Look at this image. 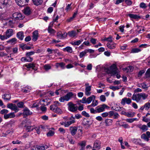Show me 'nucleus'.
Masks as SVG:
<instances>
[{
  "label": "nucleus",
  "instance_id": "1",
  "mask_svg": "<svg viewBox=\"0 0 150 150\" xmlns=\"http://www.w3.org/2000/svg\"><path fill=\"white\" fill-rule=\"evenodd\" d=\"M148 96V95L145 93H139L137 94H134L132 96V99L137 102H139L142 98L143 100H145Z\"/></svg>",
  "mask_w": 150,
  "mask_h": 150
},
{
  "label": "nucleus",
  "instance_id": "2",
  "mask_svg": "<svg viewBox=\"0 0 150 150\" xmlns=\"http://www.w3.org/2000/svg\"><path fill=\"white\" fill-rule=\"evenodd\" d=\"M105 70L108 74H112L114 75L117 73L118 69L117 68L116 65L113 64L110 66L109 68H106Z\"/></svg>",
  "mask_w": 150,
  "mask_h": 150
},
{
  "label": "nucleus",
  "instance_id": "3",
  "mask_svg": "<svg viewBox=\"0 0 150 150\" xmlns=\"http://www.w3.org/2000/svg\"><path fill=\"white\" fill-rule=\"evenodd\" d=\"M74 96L72 92H70L67 93L64 96L61 97L59 100L61 102H64V101H68Z\"/></svg>",
  "mask_w": 150,
  "mask_h": 150
},
{
  "label": "nucleus",
  "instance_id": "4",
  "mask_svg": "<svg viewBox=\"0 0 150 150\" xmlns=\"http://www.w3.org/2000/svg\"><path fill=\"white\" fill-rule=\"evenodd\" d=\"M68 110L72 112L76 111L78 109V107L76 104L73 103L71 102H69L68 104Z\"/></svg>",
  "mask_w": 150,
  "mask_h": 150
},
{
  "label": "nucleus",
  "instance_id": "5",
  "mask_svg": "<svg viewBox=\"0 0 150 150\" xmlns=\"http://www.w3.org/2000/svg\"><path fill=\"white\" fill-rule=\"evenodd\" d=\"M50 109L53 112L61 114L62 113V110L60 108L57 107L55 105H51L50 106Z\"/></svg>",
  "mask_w": 150,
  "mask_h": 150
},
{
  "label": "nucleus",
  "instance_id": "6",
  "mask_svg": "<svg viewBox=\"0 0 150 150\" xmlns=\"http://www.w3.org/2000/svg\"><path fill=\"white\" fill-rule=\"evenodd\" d=\"M11 3V1L10 0H0V5L3 7L9 6Z\"/></svg>",
  "mask_w": 150,
  "mask_h": 150
},
{
  "label": "nucleus",
  "instance_id": "7",
  "mask_svg": "<svg viewBox=\"0 0 150 150\" xmlns=\"http://www.w3.org/2000/svg\"><path fill=\"white\" fill-rule=\"evenodd\" d=\"M108 107V106L105 104H103L101 105L100 107L98 106L96 108L97 112V113L103 112L105 110V108H107Z\"/></svg>",
  "mask_w": 150,
  "mask_h": 150
},
{
  "label": "nucleus",
  "instance_id": "8",
  "mask_svg": "<svg viewBox=\"0 0 150 150\" xmlns=\"http://www.w3.org/2000/svg\"><path fill=\"white\" fill-rule=\"evenodd\" d=\"M131 102L132 100L130 98L125 97L122 99L121 103L123 105H125L126 103L127 104H129L131 103Z\"/></svg>",
  "mask_w": 150,
  "mask_h": 150
},
{
  "label": "nucleus",
  "instance_id": "9",
  "mask_svg": "<svg viewBox=\"0 0 150 150\" xmlns=\"http://www.w3.org/2000/svg\"><path fill=\"white\" fill-rule=\"evenodd\" d=\"M13 34V30L11 29H8L5 33V36L7 39L9 38Z\"/></svg>",
  "mask_w": 150,
  "mask_h": 150
},
{
  "label": "nucleus",
  "instance_id": "10",
  "mask_svg": "<svg viewBox=\"0 0 150 150\" xmlns=\"http://www.w3.org/2000/svg\"><path fill=\"white\" fill-rule=\"evenodd\" d=\"M67 35V33H64L63 34L61 31L58 32L57 33V37L59 39H63L65 38Z\"/></svg>",
  "mask_w": 150,
  "mask_h": 150
},
{
  "label": "nucleus",
  "instance_id": "11",
  "mask_svg": "<svg viewBox=\"0 0 150 150\" xmlns=\"http://www.w3.org/2000/svg\"><path fill=\"white\" fill-rule=\"evenodd\" d=\"M79 32L80 31L78 30H77V32L75 30H72L68 32L67 34H68L69 37L71 38H74L76 35L77 33Z\"/></svg>",
  "mask_w": 150,
  "mask_h": 150
},
{
  "label": "nucleus",
  "instance_id": "12",
  "mask_svg": "<svg viewBox=\"0 0 150 150\" xmlns=\"http://www.w3.org/2000/svg\"><path fill=\"white\" fill-rule=\"evenodd\" d=\"M29 0H17L16 3L18 5L20 6H24L26 3L28 2Z\"/></svg>",
  "mask_w": 150,
  "mask_h": 150
},
{
  "label": "nucleus",
  "instance_id": "13",
  "mask_svg": "<svg viewBox=\"0 0 150 150\" xmlns=\"http://www.w3.org/2000/svg\"><path fill=\"white\" fill-rule=\"evenodd\" d=\"M15 115L13 112H11L9 113L4 114V118L5 119H7L8 118H11L15 117Z\"/></svg>",
  "mask_w": 150,
  "mask_h": 150
},
{
  "label": "nucleus",
  "instance_id": "14",
  "mask_svg": "<svg viewBox=\"0 0 150 150\" xmlns=\"http://www.w3.org/2000/svg\"><path fill=\"white\" fill-rule=\"evenodd\" d=\"M69 130L72 136L74 135L77 131V128L76 127H70L69 128Z\"/></svg>",
  "mask_w": 150,
  "mask_h": 150
},
{
  "label": "nucleus",
  "instance_id": "15",
  "mask_svg": "<svg viewBox=\"0 0 150 150\" xmlns=\"http://www.w3.org/2000/svg\"><path fill=\"white\" fill-rule=\"evenodd\" d=\"M32 114V112L26 107L23 110V115L24 116L29 115Z\"/></svg>",
  "mask_w": 150,
  "mask_h": 150
},
{
  "label": "nucleus",
  "instance_id": "16",
  "mask_svg": "<svg viewBox=\"0 0 150 150\" xmlns=\"http://www.w3.org/2000/svg\"><path fill=\"white\" fill-rule=\"evenodd\" d=\"M100 142L99 141H96L93 145V148L98 150L100 148Z\"/></svg>",
  "mask_w": 150,
  "mask_h": 150
},
{
  "label": "nucleus",
  "instance_id": "17",
  "mask_svg": "<svg viewBox=\"0 0 150 150\" xmlns=\"http://www.w3.org/2000/svg\"><path fill=\"white\" fill-rule=\"evenodd\" d=\"M137 127L142 130L143 132H145L148 129L147 127L145 125H142L141 124H140L137 125Z\"/></svg>",
  "mask_w": 150,
  "mask_h": 150
},
{
  "label": "nucleus",
  "instance_id": "18",
  "mask_svg": "<svg viewBox=\"0 0 150 150\" xmlns=\"http://www.w3.org/2000/svg\"><path fill=\"white\" fill-rule=\"evenodd\" d=\"M91 90V86H86L85 88V94L87 96H89L91 94L90 91Z\"/></svg>",
  "mask_w": 150,
  "mask_h": 150
},
{
  "label": "nucleus",
  "instance_id": "19",
  "mask_svg": "<svg viewBox=\"0 0 150 150\" xmlns=\"http://www.w3.org/2000/svg\"><path fill=\"white\" fill-rule=\"evenodd\" d=\"M113 122V120L111 119H106L105 121V123L106 126H109L112 125Z\"/></svg>",
  "mask_w": 150,
  "mask_h": 150
},
{
  "label": "nucleus",
  "instance_id": "20",
  "mask_svg": "<svg viewBox=\"0 0 150 150\" xmlns=\"http://www.w3.org/2000/svg\"><path fill=\"white\" fill-rule=\"evenodd\" d=\"M17 37L21 40H22L24 38L23 32L20 31L18 32L17 34Z\"/></svg>",
  "mask_w": 150,
  "mask_h": 150
},
{
  "label": "nucleus",
  "instance_id": "21",
  "mask_svg": "<svg viewBox=\"0 0 150 150\" xmlns=\"http://www.w3.org/2000/svg\"><path fill=\"white\" fill-rule=\"evenodd\" d=\"M24 13L27 15H29L31 14V11L29 7H27L24 10Z\"/></svg>",
  "mask_w": 150,
  "mask_h": 150
},
{
  "label": "nucleus",
  "instance_id": "22",
  "mask_svg": "<svg viewBox=\"0 0 150 150\" xmlns=\"http://www.w3.org/2000/svg\"><path fill=\"white\" fill-rule=\"evenodd\" d=\"M128 16L130 18L134 19H139L141 18V17L140 16H138L137 14H128Z\"/></svg>",
  "mask_w": 150,
  "mask_h": 150
},
{
  "label": "nucleus",
  "instance_id": "23",
  "mask_svg": "<svg viewBox=\"0 0 150 150\" xmlns=\"http://www.w3.org/2000/svg\"><path fill=\"white\" fill-rule=\"evenodd\" d=\"M34 4L37 6L41 5L42 3L43 0H32Z\"/></svg>",
  "mask_w": 150,
  "mask_h": 150
},
{
  "label": "nucleus",
  "instance_id": "24",
  "mask_svg": "<svg viewBox=\"0 0 150 150\" xmlns=\"http://www.w3.org/2000/svg\"><path fill=\"white\" fill-rule=\"evenodd\" d=\"M25 66L27 68H32L33 69L35 70H37V69L34 68L35 67V64L34 63H29L28 64L25 65Z\"/></svg>",
  "mask_w": 150,
  "mask_h": 150
},
{
  "label": "nucleus",
  "instance_id": "25",
  "mask_svg": "<svg viewBox=\"0 0 150 150\" xmlns=\"http://www.w3.org/2000/svg\"><path fill=\"white\" fill-rule=\"evenodd\" d=\"M95 96L94 95H92L88 97L87 99V103L88 104L90 103L93 100H95Z\"/></svg>",
  "mask_w": 150,
  "mask_h": 150
},
{
  "label": "nucleus",
  "instance_id": "26",
  "mask_svg": "<svg viewBox=\"0 0 150 150\" xmlns=\"http://www.w3.org/2000/svg\"><path fill=\"white\" fill-rule=\"evenodd\" d=\"M39 150H45L48 148V146L46 145H37Z\"/></svg>",
  "mask_w": 150,
  "mask_h": 150
},
{
  "label": "nucleus",
  "instance_id": "27",
  "mask_svg": "<svg viewBox=\"0 0 150 150\" xmlns=\"http://www.w3.org/2000/svg\"><path fill=\"white\" fill-rule=\"evenodd\" d=\"M107 46L108 48L110 49H114L115 48L116 44L115 43H112L111 44L109 43H108L107 44Z\"/></svg>",
  "mask_w": 150,
  "mask_h": 150
},
{
  "label": "nucleus",
  "instance_id": "28",
  "mask_svg": "<svg viewBox=\"0 0 150 150\" xmlns=\"http://www.w3.org/2000/svg\"><path fill=\"white\" fill-rule=\"evenodd\" d=\"M63 50L64 51H67L68 52L71 53L72 52V49L71 47L67 46V47L63 48Z\"/></svg>",
  "mask_w": 150,
  "mask_h": 150
},
{
  "label": "nucleus",
  "instance_id": "29",
  "mask_svg": "<svg viewBox=\"0 0 150 150\" xmlns=\"http://www.w3.org/2000/svg\"><path fill=\"white\" fill-rule=\"evenodd\" d=\"M24 127H26V131L27 132H30L32 131L34 128H32L31 126H27L26 125L24 126Z\"/></svg>",
  "mask_w": 150,
  "mask_h": 150
},
{
  "label": "nucleus",
  "instance_id": "30",
  "mask_svg": "<svg viewBox=\"0 0 150 150\" xmlns=\"http://www.w3.org/2000/svg\"><path fill=\"white\" fill-rule=\"evenodd\" d=\"M65 64L63 62L57 63L56 64V66L57 67H60L62 69H64Z\"/></svg>",
  "mask_w": 150,
  "mask_h": 150
},
{
  "label": "nucleus",
  "instance_id": "31",
  "mask_svg": "<svg viewBox=\"0 0 150 150\" xmlns=\"http://www.w3.org/2000/svg\"><path fill=\"white\" fill-rule=\"evenodd\" d=\"M137 86L138 87L142 88L143 89H145L147 88V85L145 83H138L137 85Z\"/></svg>",
  "mask_w": 150,
  "mask_h": 150
},
{
  "label": "nucleus",
  "instance_id": "32",
  "mask_svg": "<svg viewBox=\"0 0 150 150\" xmlns=\"http://www.w3.org/2000/svg\"><path fill=\"white\" fill-rule=\"evenodd\" d=\"M83 40L82 39H81L79 40L75 41L74 42L71 43V44L73 45H79L81 43L83 42Z\"/></svg>",
  "mask_w": 150,
  "mask_h": 150
},
{
  "label": "nucleus",
  "instance_id": "33",
  "mask_svg": "<svg viewBox=\"0 0 150 150\" xmlns=\"http://www.w3.org/2000/svg\"><path fill=\"white\" fill-rule=\"evenodd\" d=\"M75 122V120H73L67 122H66V124H65L64 126L66 127H68L72 124L74 123Z\"/></svg>",
  "mask_w": 150,
  "mask_h": 150
},
{
  "label": "nucleus",
  "instance_id": "34",
  "mask_svg": "<svg viewBox=\"0 0 150 150\" xmlns=\"http://www.w3.org/2000/svg\"><path fill=\"white\" fill-rule=\"evenodd\" d=\"M123 138L122 137H120L119 138L118 141L120 142L121 145V147L122 149H124L125 148V147L124 145H123Z\"/></svg>",
  "mask_w": 150,
  "mask_h": 150
},
{
  "label": "nucleus",
  "instance_id": "35",
  "mask_svg": "<svg viewBox=\"0 0 150 150\" xmlns=\"http://www.w3.org/2000/svg\"><path fill=\"white\" fill-rule=\"evenodd\" d=\"M48 31L49 33L51 34L54 33L55 31V30L51 28L50 26H49L48 28Z\"/></svg>",
  "mask_w": 150,
  "mask_h": 150
},
{
  "label": "nucleus",
  "instance_id": "36",
  "mask_svg": "<svg viewBox=\"0 0 150 150\" xmlns=\"http://www.w3.org/2000/svg\"><path fill=\"white\" fill-rule=\"evenodd\" d=\"M3 98L5 100H9L11 98V95L10 94H5L4 95Z\"/></svg>",
  "mask_w": 150,
  "mask_h": 150
},
{
  "label": "nucleus",
  "instance_id": "37",
  "mask_svg": "<svg viewBox=\"0 0 150 150\" xmlns=\"http://www.w3.org/2000/svg\"><path fill=\"white\" fill-rule=\"evenodd\" d=\"M112 37L111 36H110L109 37L107 38H105L103 39H102V41H107L109 42H112V40L111 39Z\"/></svg>",
  "mask_w": 150,
  "mask_h": 150
},
{
  "label": "nucleus",
  "instance_id": "38",
  "mask_svg": "<svg viewBox=\"0 0 150 150\" xmlns=\"http://www.w3.org/2000/svg\"><path fill=\"white\" fill-rule=\"evenodd\" d=\"M140 51L141 50L140 49L137 48H134L132 49L131 52L132 53H135L138 52Z\"/></svg>",
  "mask_w": 150,
  "mask_h": 150
},
{
  "label": "nucleus",
  "instance_id": "39",
  "mask_svg": "<svg viewBox=\"0 0 150 150\" xmlns=\"http://www.w3.org/2000/svg\"><path fill=\"white\" fill-rule=\"evenodd\" d=\"M141 137L142 138L144 139L145 140L147 141H148L149 140V138L147 136L146 134H143L141 135Z\"/></svg>",
  "mask_w": 150,
  "mask_h": 150
},
{
  "label": "nucleus",
  "instance_id": "40",
  "mask_svg": "<svg viewBox=\"0 0 150 150\" xmlns=\"http://www.w3.org/2000/svg\"><path fill=\"white\" fill-rule=\"evenodd\" d=\"M144 106L145 109L148 110L150 108V103H147L144 104Z\"/></svg>",
  "mask_w": 150,
  "mask_h": 150
},
{
  "label": "nucleus",
  "instance_id": "41",
  "mask_svg": "<svg viewBox=\"0 0 150 150\" xmlns=\"http://www.w3.org/2000/svg\"><path fill=\"white\" fill-rule=\"evenodd\" d=\"M86 142L85 141H82L80 143H78V145H80L81 147H85L86 145Z\"/></svg>",
  "mask_w": 150,
  "mask_h": 150
},
{
  "label": "nucleus",
  "instance_id": "42",
  "mask_svg": "<svg viewBox=\"0 0 150 150\" xmlns=\"http://www.w3.org/2000/svg\"><path fill=\"white\" fill-rule=\"evenodd\" d=\"M135 114V112H131L130 113L127 112L126 116L128 117H133Z\"/></svg>",
  "mask_w": 150,
  "mask_h": 150
},
{
  "label": "nucleus",
  "instance_id": "43",
  "mask_svg": "<svg viewBox=\"0 0 150 150\" xmlns=\"http://www.w3.org/2000/svg\"><path fill=\"white\" fill-rule=\"evenodd\" d=\"M11 109L12 110H14L15 112H17L19 110L15 104H13Z\"/></svg>",
  "mask_w": 150,
  "mask_h": 150
},
{
  "label": "nucleus",
  "instance_id": "44",
  "mask_svg": "<svg viewBox=\"0 0 150 150\" xmlns=\"http://www.w3.org/2000/svg\"><path fill=\"white\" fill-rule=\"evenodd\" d=\"M30 89L28 87H25L23 88L22 89V92L25 93H28L30 91Z\"/></svg>",
  "mask_w": 150,
  "mask_h": 150
},
{
  "label": "nucleus",
  "instance_id": "45",
  "mask_svg": "<svg viewBox=\"0 0 150 150\" xmlns=\"http://www.w3.org/2000/svg\"><path fill=\"white\" fill-rule=\"evenodd\" d=\"M44 68L46 71H47L51 68V67L49 64H45L44 66Z\"/></svg>",
  "mask_w": 150,
  "mask_h": 150
},
{
  "label": "nucleus",
  "instance_id": "46",
  "mask_svg": "<svg viewBox=\"0 0 150 150\" xmlns=\"http://www.w3.org/2000/svg\"><path fill=\"white\" fill-rule=\"evenodd\" d=\"M54 132L52 130H50L47 133V137H50L53 136L54 135Z\"/></svg>",
  "mask_w": 150,
  "mask_h": 150
},
{
  "label": "nucleus",
  "instance_id": "47",
  "mask_svg": "<svg viewBox=\"0 0 150 150\" xmlns=\"http://www.w3.org/2000/svg\"><path fill=\"white\" fill-rule=\"evenodd\" d=\"M8 112V111L5 109H3L0 111V113L1 114H6Z\"/></svg>",
  "mask_w": 150,
  "mask_h": 150
},
{
  "label": "nucleus",
  "instance_id": "48",
  "mask_svg": "<svg viewBox=\"0 0 150 150\" xmlns=\"http://www.w3.org/2000/svg\"><path fill=\"white\" fill-rule=\"evenodd\" d=\"M24 103L22 102H20L18 103L17 105L18 107L23 108V107Z\"/></svg>",
  "mask_w": 150,
  "mask_h": 150
},
{
  "label": "nucleus",
  "instance_id": "49",
  "mask_svg": "<svg viewBox=\"0 0 150 150\" xmlns=\"http://www.w3.org/2000/svg\"><path fill=\"white\" fill-rule=\"evenodd\" d=\"M35 53V52L33 51L27 52L26 54V57H30V56L34 54Z\"/></svg>",
  "mask_w": 150,
  "mask_h": 150
},
{
  "label": "nucleus",
  "instance_id": "50",
  "mask_svg": "<svg viewBox=\"0 0 150 150\" xmlns=\"http://www.w3.org/2000/svg\"><path fill=\"white\" fill-rule=\"evenodd\" d=\"M17 40V39L15 38H13L12 39H11L8 41H7L8 43H14Z\"/></svg>",
  "mask_w": 150,
  "mask_h": 150
},
{
  "label": "nucleus",
  "instance_id": "51",
  "mask_svg": "<svg viewBox=\"0 0 150 150\" xmlns=\"http://www.w3.org/2000/svg\"><path fill=\"white\" fill-rule=\"evenodd\" d=\"M124 1L126 4L128 6L131 5L132 3L131 0H124Z\"/></svg>",
  "mask_w": 150,
  "mask_h": 150
},
{
  "label": "nucleus",
  "instance_id": "52",
  "mask_svg": "<svg viewBox=\"0 0 150 150\" xmlns=\"http://www.w3.org/2000/svg\"><path fill=\"white\" fill-rule=\"evenodd\" d=\"M145 75L146 78H148L150 76V69H147Z\"/></svg>",
  "mask_w": 150,
  "mask_h": 150
},
{
  "label": "nucleus",
  "instance_id": "53",
  "mask_svg": "<svg viewBox=\"0 0 150 150\" xmlns=\"http://www.w3.org/2000/svg\"><path fill=\"white\" fill-rule=\"evenodd\" d=\"M86 53L85 50L84 51L81 52L80 53L79 57L80 58H82Z\"/></svg>",
  "mask_w": 150,
  "mask_h": 150
},
{
  "label": "nucleus",
  "instance_id": "54",
  "mask_svg": "<svg viewBox=\"0 0 150 150\" xmlns=\"http://www.w3.org/2000/svg\"><path fill=\"white\" fill-rule=\"evenodd\" d=\"M110 89H112L113 91H115L116 90H118L119 88L118 86H110L109 87Z\"/></svg>",
  "mask_w": 150,
  "mask_h": 150
},
{
  "label": "nucleus",
  "instance_id": "55",
  "mask_svg": "<svg viewBox=\"0 0 150 150\" xmlns=\"http://www.w3.org/2000/svg\"><path fill=\"white\" fill-rule=\"evenodd\" d=\"M100 100L102 102H104L106 98L105 96L103 95H102L100 96Z\"/></svg>",
  "mask_w": 150,
  "mask_h": 150
},
{
  "label": "nucleus",
  "instance_id": "56",
  "mask_svg": "<svg viewBox=\"0 0 150 150\" xmlns=\"http://www.w3.org/2000/svg\"><path fill=\"white\" fill-rule=\"evenodd\" d=\"M13 21L9 20L8 22V24L9 26L11 28H13Z\"/></svg>",
  "mask_w": 150,
  "mask_h": 150
},
{
  "label": "nucleus",
  "instance_id": "57",
  "mask_svg": "<svg viewBox=\"0 0 150 150\" xmlns=\"http://www.w3.org/2000/svg\"><path fill=\"white\" fill-rule=\"evenodd\" d=\"M128 69L127 71V72H131L133 70V67L132 66H129L128 67Z\"/></svg>",
  "mask_w": 150,
  "mask_h": 150
},
{
  "label": "nucleus",
  "instance_id": "58",
  "mask_svg": "<svg viewBox=\"0 0 150 150\" xmlns=\"http://www.w3.org/2000/svg\"><path fill=\"white\" fill-rule=\"evenodd\" d=\"M23 18V16L20 13H18V14L17 15V20H21Z\"/></svg>",
  "mask_w": 150,
  "mask_h": 150
},
{
  "label": "nucleus",
  "instance_id": "59",
  "mask_svg": "<svg viewBox=\"0 0 150 150\" xmlns=\"http://www.w3.org/2000/svg\"><path fill=\"white\" fill-rule=\"evenodd\" d=\"M82 114L86 117H89L90 116L85 111H83L82 112Z\"/></svg>",
  "mask_w": 150,
  "mask_h": 150
},
{
  "label": "nucleus",
  "instance_id": "60",
  "mask_svg": "<svg viewBox=\"0 0 150 150\" xmlns=\"http://www.w3.org/2000/svg\"><path fill=\"white\" fill-rule=\"evenodd\" d=\"M98 103L97 100H95V102L94 100H93L91 104V105H92V106L94 107L96 106L98 104Z\"/></svg>",
  "mask_w": 150,
  "mask_h": 150
},
{
  "label": "nucleus",
  "instance_id": "61",
  "mask_svg": "<svg viewBox=\"0 0 150 150\" xmlns=\"http://www.w3.org/2000/svg\"><path fill=\"white\" fill-rule=\"evenodd\" d=\"M90 112L91 113H93V114H96L97 112V110L96 108V110H95L93 108H91L90 109Z\"/></svg>",
  "mask_w": 150,
  "mask_h": 150
},
{
  "label": "nucleus",
  "instance_id": "62",
  "mask_svg": "<svg viewBox=\"0 0 150 150\" xmlns=\"http://www.w3.org/2000/svg\"><path fill=\"white\" fill-rule=\"evenodd\" d=\"M140 8H146L147 7L146 5V4L142 2L140 4Z\"/></svg>",
  "mask_w": 150,
  "mask_h": 150
},
{
  "label": "nucleus",
  "instance_id": "63",
  "mask_svg": "<svg viewBox=\"0 0 150 150\" xmlns=\"http://www.w3.org/2000/svg\"><path fill=\"white\" fill-rule=\"evenodd\" d=\"M18 14V12L15 13L13 14L12 17H13V18L15 19V20H17Z\"/></svg>",
  "mask_w": 150,
  "mask_h": 150
},
{
  "label": "nucleus",
  "instance_id": "64",
  "mask_svg": "<svg viewBox=\"0 0 150 150\" xmlns=\"http://www.w3.org/2000/svg\"><path fill=\"white\" fill-rule=\"evenodd\" d=\"M96 39L93 38L91 39L90 41L93 45L96 44Z\"/></svg>",
  "mask_w": 150,
  "mask_h": 150
}]
</instances>
